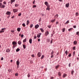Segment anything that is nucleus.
Wrapping results in <instances>:
<instances>
[{
	"mask_svg": "<svg viewBox=\"0 0 79 79\" xmlns=\"http://www.w3.org/2000/svg\"><path fill=\"white\" fill-rule=\"evenodd\" d=\"M5 7V5L3 4V3H0V8H4Z\"/></svg>",
	"mask_w": 79,
	"mask_h": 79,
	"instance_id": "nucleus-1",
	"label": "nucleus"
},
{
	"mask_svg": "<svg viewBox=\"0 0 79 79\" xmlns=\"http://www.w3.org/2000/svg\"><path fill=\"white\" fill-rule=\"evenodd\" d=\"M17 44V43L15 41H13L12 42V45H13V47L15 48V47H16V45Z\"/></svg>",
	"mask_w": 79,
	"mask_h": 79,
	"instance_id": "nucleus-2",
	"label": "nucleus"
},
{
	"mask_svg": "<svg viewBox=\"0 0 79 79\" xmlns=\"http://www.w3.org/2000/svg\"><path fill=\"white\" fill-rule=\"evenodd\" d=\"M6 15L8 16H10V15H11V12L7 11L6 13Z\"/></svg>",
	"mask_w": 79,
	"mask_h": 79,
	"instance_id": "nucleus-3",
	"label": "nucleus"
},
{
	"mask_svg": "<svg viewBox=\"0 0 79 79\" xmlns=\"http://www.w3.org/2000/svg\"><path fill=\"white\" fill-rule=\"evenodd\" d=\"M42 55V53L41 52H39L37 54V56L39 57V58Z\"/></svg>",
	"mask_w": 79,
	"mask_h": 79,
	"instance_id": "nucleus-4",
	"label": "nucleus"
},
{
	"mask_svg": "<svg viewBox=\"0 0 79 79\" xmlns=\"http://www.w3.org/2000/svg\"><path fill=\"white\" fill-rule=\"evenodd\" d=\"M49 34V32H48V31H47L45 33V36H47Z\"/></svg>",
	"mask_w": 79,
	"mask_h": 79,
	"instance_id": "nucleus-5",
	"label": "nucleus"
},
{
	"mask_svg": "<svg viewBox=\"0 0 79 79\" xmlns=\"http://www.w3.org/2000/svg\"><path fill=\"white\" fill-rule=\"evenodd\" d=\"M13 11L15 13L18 12V9H14L13 10Z\"/></svg>",
	"mask_w": 79,
	"mask_h": 79,
	"instance_id": "nucleus-6",
	"label": "nucleus"
},
{
	"mask_svg": "<svg viewBox=\"0 0 79 79\" xmlns=\"http://www.w3.org/2000/svg\"><path fill=\"white\" fill-rule=\"evenodd\" d=\"M5 29H6V28H2V30H1L0 31V33H2V32H4L5 31L4 30H5Z\"/></svg>",
	"mask_w": 79,
	"mask_h": 79,
	"instance_id": "nucleus-7",
	"label": "nucleus"
},
{
	"mask_svg": "<svg viewBox=\"0 0 79 79\" xmlns=\"http://www.w3.org/2000/svg\"><path fill=\"white\" fill-rule=\"evenodd\" d=\"M42 35V33H39L37 34V37H38V38H40V35Z\"/></svg>",
	"mask_w": 79,
	"mask_h": 79,
	"instance_id": "nucleus-8",
	"label": "nucleus"
},
{
	"mask_svg": "<svg viewBox=\"0 0 79 79\" xmlns=\"http://www.w3.org/2000/svg\"><path fill=\"white\" fill-rule=\"evenodd\" d=\"M44 4L45 5H46V6H50V5H49V4H48V2H44Z\"/></svg>",
	"mask_w": 79,
	"mask_h": 79,
	"instance_id": "nucleus-9",
	"label": "nucleus"
},
{
	"mask_svg": "<svg viewBox=\"0 0 79 79\" xmlns=\"http://www.w3.org/2000/svg\"><path fill=\"white\" fill-rule=\"evenodd\" d=\"M39 27V25L37 24L35 26V29H37Z\"/></svg>",
	"mask_w": 79,
	"mask_h": 79,
	"instance_id": "nucleus-10",
	"label": "nucleus"
},
{
	"mask_svg": "<svg viewBox=\"0 0 79 79\" xmlns=\"http://www.w3.org/2000/svg\"><path fill=\"white\" fill-rule=\"evenodd\" d=\"M20 63L19 62V61L17 60L16 61V64L17 65V66H19V64Z\"/></svg>",
	"mask_w": 79,
	"mask_h": 79,
	"instance_id": "nucleus-11",
	"label": "nucleus"
},
{
	"mask_svg": "<svg viewBox=\"0 0 79 79\" xmlns=\"http://www.w3.org/2000/svg\"><path fill=\"white\" fill-rule=\"evenodd\" d=\"M15 0H10V3L11 4H12L13 3V2H15Z\"/></svg>",
	"mask_w": 79,
	"mask_h": 79,
	"instance_id": "nucleus-12",
	"label": "nucleus"
},
{
	"mask_svg": "<svg viewBox=\"0 0 79 79\" xmlns=\"http://www.w3.org/2000/svg\"><path fill=\"white\" fill-rule=\"evenodd\" d=\"M66 76H67V74H64L63 76V77H64H64H66Z\"/></svg>",
	"mask_w": 79,
	"mask_h": 79,
	"instance_id": "nucleus-13",
	"label": "nucleus"
},
{
	"mask_svg": "<svg viewBox=\"0 0 79 79\" xmlns=\"http://www.w3.org/2000/svg\"><path fill=\"white\" fill-rule=\"evenodd\" d=\"M47 7L46 8V10H50V6H47Z\"/></svg>",
	"mask_w": 79,
	"mask_h": 79,
	"instance_id": "nucleus-14",
	"label": "nucleus"
},
{
	"mask_svg": "<svg viewBox=\"0 0 79 79\" xmlns=\"http://www.w3.org/2000/svg\"><path fill=\"white\" fill-rule=\"evenodd\" d=\"M45 56L44 55H42L41 57V60H43V58H44V57Z\"/></svg>",
	"mask_w": 79,
	"mask_h": 79,
	"instance_id": "nucleus-15",
	"label": "nucleus"
},
{
	"mask_svg": "<svg viewBox=\"0 0 79 79\" xmlns=\"http://www.w3.org/2000/svg\"><path fill=\"white\" fill-rule=\"evenodd\" d=\"M40 30L42 32H44V30L42 28H40Z\"/></svg>",
	"mask_w": 79,
	"mask_h": 79,
	"instance_id": "nucleus-16",
	"label": "nucleus"
},
{
	"mask_svg": "<svg viewBox=\"0 0 79 79\" xmlns=\"http://www.w3.org/2000/svg\"><path fill=\"white\" fill-rule=\"evenodd\" d=\"M29 42H30V44H32V39H30L29 40Z\"/></svg>",
	"mask_w": 79,
	"mask_h": 79,
	"instance_id": "nucleus-17",
	"label": "nucleus"
},
{
	"mask_svg": "<svg viewBox=\"0 0 79 79\" xmlns=\"http://www.w3.org/2000/svg\"><path fill=\"white\" fill-rule=\"evenodd\" d=\"M73 44L74 45H77V41H75L74 42Z\"/></svg>",
	"mask_w": 79,
	"mask_h": 79,
	"instance_id": "nucleus-18",
	"label": "nucleus"
},
{
	"mask_svg": "<svg viewBox=\"0 0 79 79\" xmlns=\"http://www.w3.org/2000/svg\"><path fill=\"white\" fill-rule=\"evenodd\" d=\"M69 3L66 4V6L67 7H68V6H69Z\"/></svg>",
	"mask_w": 79,
	"mask_h": 79,
	"instance_id": "nucleus-19",
	"label": "nucleus"
},
{
	"mask_svg": "<svg viewBox=\"0 0 79 79\" xmlns=\"http://www.w3.org/2000/svg\"><path fill=\"white\" fill-rule=\"evenodd\" d=\"M17 31H19V32L20 31H21V28H17Z\"/></svg>",
	"mask_w": 79,
	"mask_h": 79,
	"instance_id": "nucleus-20",
	"label": "nucleus"
},
{
	"mask_svg": "<svg viewBox=\"0 0 79 79\" xmlns=\"http://www.w3.org/2000/svg\"><path fill=\"white\" fill-rule=\"evenodd\" d=\"M18 44L19 45H21V42L20 41H19L18 42Z\"/></svg>",
	"mask_w": 79,
	"mask_h": 79,
	"instance_id": "nucleus-21",
	"label": "nucleus"
},
{
	"mask_svg": "<svg viewBox=\"0 0 79 79\" xmlns=\"http://www.w3.org/2000/svg\"><path fill=\"white\" fill-rule=\"evenodd\" d=\"M69 20H68L65 23V24H68V23H69Z\"/></svg>",
	"mask_w": 79,
	"mask_h": 79,
	"instance_id": "nucleus-22",
	"label": "nucleus"
},
{
	"mask_svg": "<svg viewBox=\"0 0 79 79\" xmlns=\"http://www.w3.org/2000/svg\"><path fill=\"white\" fill-rule=\"evenodd\" d=\"M20 50V49H19V48H18L16 50V52H19Z\"/></svg>",
	"mask_w": 79,
	"mask_h": 79,
	"instance_id": "nucleus-23",
	"label": "nucleus"
},
{
	"mask_svg": "<svg viewBox=\"0 0 79 79\" xmlns=\"http://www.w3.org/2000/svg\"><path fill=\"white\" fill-rule=\"evenodd\" d=\"M10 50H9L8 49H7L6 50V52H7V53H8V52H10Z\"/></svg>",
	"mask_w": 79,
	"mask_h": 79,
	"instance_id": "nucleus-24",
	"label": "nucleus"
},
{
	"mask_svg": "<svg viewBox=\"0 0 79 79\" xmlns=\"http://www.w3.org/2000/svg\"><path fill=\"white\" fill-rule=\"evenodd\" d=\"M48 27L49 29H50V28H51V27H52V26L51 25H48Z\"/></svg>",
	"mask_w": 79,
	"mask_h": 79,
	"instance_id": "nucleus-25",
	"label": "nucleus"
},
{
	"mask_svg": "<svg viewBox=\"0 0 79 79\" xmlns=\"http://www.w3.org/2000/svg\"><path fill=\"white\" fill-rule=\"evenodd\" d=\"M23 42L24 43L25 42H26V38H25L24 40H23Z\"/></svg>",
	"mask_w": 79,
	"mask_h": 79,
	"instance_id": "nucleus-26",
	"label": "nucleus"
},
{
	"mask_svg": "<svg viewBox=\"0 0 79 79\" xmlns=\"http://www.w3.org/2000/svg\"><path fill=\"white\" fill-rule=\"evenodd\" d=\"M29 24V20H28L27 21V25H28Z\"/></svg>",
	"mask_w": 79,
	"mask_h": 79,
	"instance_id": "nucleus-27",
	"label": "nucleus"
},
{
	"mask_svg": "<svg viewBox=\"0 0 79 79\" xmlns=\"http://www.w3.org/2000/svg\"><path fill=\"white\" fill-rule=\"evenodd\" d=\"M33 27V24H31L30 25V27L31 28H32V27Z\"/></svg>",
	"mask_w": 79,
	"mask_h": 79,
	"instance_id": "nucleus-28",
	"label": "nucleus"
},
{
	"mask_svg": "<svg viewBox=\"0 0 79 79\" xmlns=\"http://www.w3.org/2000/svg\"><path fill=\"white\" fill-rule=\"evenodd\" d=\"M22 26H23V27H26V24L24 23L23 24Z\"/></svg>",
	"mask_w": 79,
	"mask_h": 79,
	"instance_id": "nucleus-29",
	"label": "nucleus"
},
{
	"mask_svg": "<svg viewBox=\"0 0 79 79\" xmlns=\"http://www.w3.org/2000/svg\"><path fill=\"white\" fill-rule=\"evenodd\" d=\"M59 65H58L56 66V69H58V68H59Z\"/></svg>",
	"mask_w": 79,
	"mask_h": 79,
	"instance_id": "nucleus-30",
	"label": "nucleus"
},
{
	"mask_svg": "<svg viewBox=\"0 0 79 79\" xmlns=\"http://www.w3.org/2000/svg\"><path fill=\"white\" fill-rule=\"evenodd\" d=\"M58 14H56V15L55 16H56V18H58Z\"/></svg>",
	"mask_w": 79,
	"mask_h": 79,
	"instance_id": "nucleus-31",
	"label": "nucleus"
},
{
	"mask_svg": "<svg viewBox=\"0 0 79 79\" xmlns=\"http://www.w3.org/2000/svg\"><path fill=\"white\" fill-rule=\"evenodd\" d=\"M74 73V70H72L71 72L72 75H73V73Z\"/></svg>",
	"mask_w": 79,
	"mask_h": 79,
	"instance_id": "nucleus-32",
	"label": "nucleus"
},
{
	"mask_svg": "<svg viewBox=\"0 0 79 79\" xmlns=\"http://www.w3.org/2000/svg\"><path fill=\"white\" fill-rule=\"evenodd\" d=\"M62 32H64V31H65V28H64L63 30H62Z\"/></svg>",
	"mask_w": 79,
	"mask_h": 79,
	"instance_id": "nucleus-33",
	"label": "nucleus"
},
{
	"mask_svg": "<svg viewBox=\"0 0 79 79\" xmlns=\"http://www.w3.org/2000/svg\"><path fill=\"white\" fill-rule=\"evenodd\" d=\"M47 42L49 43L50 42V39H48L47 40Z\"/></svg>",
	"mask_w": 79,
	"mask_h": 79,
	"instance_id": "nucleus-34",
	"label": "nucleus"
},
{
	"mask_svg": "<svg viewBox=\"0 0 79 79\" xmlns=\"http://www.w3.org/2000/svg\"><path fill=\"white\" fill-rule=\"evenodd\" d=\"M3 5H6V2H5V1H4L3 2Z\"/></svg>",
	"mask_w": 79,
	"mask_h": 79,
	"instance_id": "nucleus-35",
	"label": "nucleus"
},
{
	"mask_svg": "<svg viewBox=\"0 0 79 79\" xmlns=\"http://www.w3.org/2000/svg\"><path fill=\"white\" fill-rule=\"evenodd\" d=\"M51 55H53V51H52V52L51 53Z\"/></svg>",
	"mask_w": 79,
	"mask_h": 79,
	"instance_id": "nucleus-36",
	"label": "nucleus"
},
{
	"mask_svg": "<svg viewBox=\"0 0 79 79\" xmlns=\"http://www.w3.org/2000/svg\"><path fill=\"white\" fill-rule=\"evenodd\" d=\"M76 16H78V15H79V13H78V12H77V13H76Z\"/></svg>",
	"mask_w": 79,
	"mask_h": 79,
	"instance_id": "nucleus-37",
	"label": "nucleus"
},
{
	"mask_svg": "<svg viewBox=\"0 0 79 79\" xmlns=\"http://www.w3.org/2000/svg\"><path fill=\"white\" fill-rule=\"evenodd\" d=\"M23 47L24 49H25V48H26V45L23 44Z\"/></svg>",
	"mask_w": 79,
	"mask_h": 79,
	"instance_id": "nucleus-38",
	"label": "nucleus"
},
{
	"mask_svg": "<svg viewBox=\"0 0 79 79\" xmlns=\"http://www.w3.org/2000/svg\"><path fill=\"white\" fill-rule=\"evenodd\" d=\"M28 77H31V75H30V74L29 73L27 75Z\"/></svg>",
	"mask_w": 79,
	"mask_h": 79,
	"instance_id": "nucleus-39",
	"label": "nucleus"
},
{
	"mask_svg": "<svg viewBox=\"0 0 79 79\" xmlns=\"http://www.w3.org/2000/svg\"><path fill=\"white\" fill-rule=\"evenodd\" d=\"M55 19L54 20H52L51 21V22H52V23H54V22H55Z\"/></svg>",
	"mask_w": 79,
	"mask_h": 79,
	"instance_id": "nucleus-40",
	"label": "nucleus"
},
{
	"mask_svg": "<svg viewBox=\"0 0 79 79\" xmlns=\"http://www.w3.org/2000/svg\"><path fill=\"white\" fill-rule=\"evenodd\" d=\"M37 6L35 5H34L33 6V8H36Z\"/></svg>",
	"mask_w": 79,
	"mask_h": 79,
	"instance_id": "nucleus-41",
	"label": "nucleus"
},
{
	"mask_svg": "<svg viewBox=\"0 0 79 79\" xmlns=\"http://www.w3.org/2000/svg\"><path fill=\"white\" fill-rule=\"evenodd\" d=\"M18 6H19V5H18V4H15V7H18Z\"/></svg>",
	"mask_w": 79,
	"mask_h": 79,
	"instance_id": "nucleus-42",
	"label": "nucleus"
},
{
	"mask_svg": "<svg viewBox=\"0 0 79 79\" xmlns=\"http://www.w3.org/2000/svg\"><path fill=\"white\" fill-rule=\"evenodd\" d=\"M53 41V39H51V40L50 44H52V42Z\"/></svg>",
	"mask_w": 79,
	"mask_h": 79,
	"instance_id": "nucleus-43",
	"label": "nucleus"
},
{
	"mask_svg": "<svg viewBox=\"0 0 79 79\" xmlns=\"http://www.w3.org/2000/svg\"><path fill=\"white\" fill-rule=\"evenodd\" d=\"M77 35L78 36H79V32L78 31L77 32Z\"/></svg>",
	"mask_w": 79,
	"mask_h": 79,
	"instance_id": "nucleus-44",
	"label": "nucleus"
},
{
	"mask_svg": "<svg viewBox=\"0 0 79 79\" xmlns=\"http://www.w3.org/2000/svg\"><path fill=\"white\" fill-rule=\"evenodd\" d=\"M15 76H18V73H16L15 74Z\"/></svg>",
	"mask_w": 79,
	"mask_h": 79,
	"instance_id": "nucleus-45",
	"label": "nucleus"
},
{
	"mask_svg": "<svg viewBox=\"0 0 79 79\" xmlns=\"http://www.w3.org/2000/svg\"><path fill=\"white\" fill-rule=\"evenodd\" d=\"M34 39H37V36H34Z\"/></svg>",
	"mask_w": 79,
	"mask_h": 79,
	"instance_id": "nucleus-46",
	"label": "nucleus"
},
{
	"mask_svg": "<svg viewBox=\"0 0 79 79\" xmlns=\"http://www.w3.org/2000/svg\"><path fill=\"white\" fill-rule=\"evenodd\" d=\"M58 75H59V76H61V73L60 72H59L58 73Z\"/></svg>",
	"mask_w": 79,
	"mask_h": 79,
	"instance_id": "nucleus-47",
	"label": "nucleus"
},
{
	"mask_svg": "<svg viewBox=\"0 0 79 79\" xmlns=\"http://www.w3.org/2000/svg\"><path fill=\"white\" fill-rule=\"evenodd\" d=\"M73 29V28H71L69 29V31H71V30Z\"/></svg>",
	"mask_w": 79,
	"mask_h": 79,
	"instance_id": "nucleus-48",
	"label": "nucleus"
},
{
	"mask_svg": "<svg viewBox=\"0 0 79 79\" xmlns=\"http://www.w3.org/2000/svg\"><path fill=\"white\" fill-rule=\"evenodd\" d=\"M31 56L32 57H33V58L35 57V56H34V55H31Z\"/></svg>",
	"mask_w": 79,
	"mask_h": 79,
	"instance_id": "nucleus-49",
	"label": "nucleus"
},
{
	"mask_svg": "<svg viewBox=\"0 0 79 79\" xmlns=\"http://www.w3.org/2000/svg\"><path fill=\"white\" fill-rule=\"evenodd\" d=\"M23 37H24V35H21V37H22V38H23Z\"/></svg>",
	"mask_w": 79,
	"mask_h": 79,
	"instance_id": "nucleus-50",
	"label": "nucleus"
},
{
	"mask_svg": "<svg viewBox=\"0 0 79 79\" xmlns=\"http://www.w3.org/2000/svg\"><path fill=\"white\" fill-rule=\"evenodd\" d=\"M75 47H74L73 48V50H75Z\"/></svg>",
	"mask_w": 79,
	"mask_h": 79,
	"instance_id": "nucleus-51",
	"label": "nucleus"
},
{
	"mask_svg": "<svg viewBox=\"0 0 79 79\" xmlns=\"http://www.w3.org/2000/svg\"><path fill=\"white\" fill-rule=\"evenodd\" d=\"M21 13H19V15H18V16H21Z\"/></svg>",
	"mask_w": 79,
	"mask_h": 79,
	"instance_id": "nucleus-52",
	"label": "nucleus"
},
{
	"mask_svg": "<svg viewBox=\"0 0 79 79\" xmlns=\"http://www.w3.org/2000/svg\"><path fill=\"white\" fill-rule=\"evenodd\" d=\"M11 32H15V31H14V30H11Z\"/></svg>",
	"mask_w": 79,
	"mask_h": 79,
	"instance_id": "nucleus-53",
	"label": "nucleus"
},
{
	"mask_svg": "<svg viewBox=\"0 0 79 79\" xmlns=\"http://www.w3.org/2000/svg\"><path fill=\"white\" fill-rule=\"evenodd\" d=\"M15 18V16H12V17H11V18H12V19H14V18Z\"/></svg>",
	"mask_w": 79,
	"mask_h": 79,
	"instance_id": "nucleus-54",
	"label": "nucleus"
},
{
	"mask_svg": "<svg viewBox=\"0 0 79 79\" xmlns=\"http://www.w3.org/2000/svg\"><path fill=\"white\" fill-rule=\"evenodd\" d=\"M73 28H76V26H73Z\"/></svg>",
	"mask_w": 79,
	"mask_h": 79,
	"instance_id": "nucleus-55",
	"label": "nucleus"
},
{
	"mask_svg": "<svg viewBox=\"0 0 79 79\" xmlns=\"http://www.w3.org/2000/svg\"><path fill=\"white\" fill-rule=\"evenodd\" d=\"M10 17V15H9L8 16H7V18H8V19Z\"/></svg>",
	"mask_w": 79,
	"mask_h": 79,
	"instance_id": "nucleus-56",
	"label": "nucleus"
},
{
	"mask_svg": "<svg viewBox=\"0 0 79 79\" xmlns=\"http://www.w3.org/2000/svg\"><path fill=\"white\" fill-rule=\"evenodd\" d=\"M41 18H40V19L39 20V22H40V21H41Z\"/></svg>",
	"mask_w": 79,
	"mask_h": 79,
	"instance_id": "nucleus-57",
	"label": "nucleus"
},
{
	"mask_svg": "<svg viewBox=\"0 0 79 79\" xmlns=\"http://www.w3.org/2000/svg\"><path fill=\"white\" fill-rule=\"evenodd\" d=\"M35 0H34V1L33 2V4H34L35 3Z\"/></svg>",
	"mask_w": 79,
	"mask_h": 79,
	"instance_id": "nucleus-58",
	"label": "nucleus"
},
{
	"mask_svg": "<svg viewBox=\"0 0 79 79\" xmlns=\"http://www.w3.org/2000/svg\"><path fill=\"white\" fill-rule=\"evenodd\" d=\"M1 60H3V57H2L1 59Z\"/></svg>",
	"mask_w": 79,
	"mask_h": 79,
	"instance_id": "nucleus-59",
	"label": "nucleus"
},
{
	"mask_svg": "<svg viewBox=\"0 0 79 79\" xmlns=\"http://www.w3.org/2000/svg\"><path fill=\"white\" fill-rule=\"evenodd\" d=\"M51 79H54V77H51Z\"/></svg>",
	"mask_w": 79,
	"mask_h": 79,
	"instance_id": "nucleus-60",
	"label": "nucleus"
},
{
	"mask_svg": "<svg viewBox=\"0 0 79 79\" xmlns=\"http://www.w3.org/2000/svg\"><path fill=\"white\" fill-rule=\"evenodd\" d=\"M59 24V23H58V22H56V25H57V24Z\"/></svg>",
	"mask_w": 79,
	"mask_h": 79,
	"instance_id": "nucleus-61",
	"label": "nucleus"
},
{
	"mask_svg": "<svg viewBox=\"0 0 79 79\" xmlns=\"http://www.w3.org/2000/svg\"><path fill=\"white\" fill-rule=\"evenodd\" d=\"M3 2V0H0V3H1Z\"/></svg>",
	"mask_w": 79,
	"mask_h": 79,
	"instance_id": "nucleus-62",
	"label": "nucleus"
},
{
	"mask_svg": "<svg viewBox=\"0 0 79 79\" xmlns=\"http://www.w3.org/2000/svg\"><path fill=\"white\" fill-rule=\"evenodd\" d=\"M51 58H53V55H51Z\"/></svg>",
	"mask_w": 79,
	"mask_h": 79,
	"instance_id": "nucleus-63",
	"label": "nucleus"
},
{
	"mask_svg": "<svg viewBox=\"0 0 79 79\" xmlns=\"http://www.w3.org/2000/svg\"><path fill=\"white\" fill-rule=\"evenodd\" d=\"M73 55H75V51H74L73 52Z\"/></svg>",
	"mask_w": 79,
	"mask_h": 79,
	"instance_id": "nucleus-64",
	"label": "nucleus"
}]
</instances>
